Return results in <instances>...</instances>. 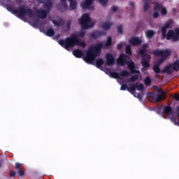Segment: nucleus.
Wrapping results in <instances>:
<instances>
[{
	"label": "nucleus",
	"mask_w": 179,
	"mask_h": 179,
	"mask_svg": "<svg viewBox=\"0 0 179 179\" xmlns=\"http://www.w3.org/2000/svg\"><path fill=\"white\" fill-rule=\"evenodd\" d=\"M58 43L59 45L65 48V50H69V48H72L75 47V45L86 48V43L85 41L80 42L77 34H72L69 37L66 38L65 40H59Z\"/></svg>",
	"instance_id": "1"
},
{
	"label": "nucleus",
	"mask_w": 179,
	"mask_h": 179,
	"mask_svg": "<svg viewBox=\"0 0 179 179\" xmlns=\"http://www.w3.org/2000/svg\"><path fill=\"white\" fill-rule=\"evenodd\" d=\"M153 55H156L157 57H161L157 61L155 62V64L152 67V70L155 73H162V70L160 69V65L171 55V52L169 50H160L157 49L152 51Z\"/></svg>",
	"instance_id": "2"
},
{
	"label": "nucleus",
	"mask_w": 179,
	"mask_h": 179,
	"mask_svg": "<svg viewBox=\"0 0 179 179\" xmlns=\"http://www.w3.org/2000/svg\"><path fill=\"white\" fill-rule=\"evenodd\" d=\"M101 48H103V43H96L95 45L92 46L87 51L86 56L83 57V60L87 64H92L93 61L101 54Z\"/></svg>",
	"instance_id": "3"
},
{
	"label": "nucleus",
	"mask_w": 179,
	"mask_h": 179,
	"mask_svg": "<svg viewBox=\"0 0 179 179\" xmlns=\"http://www.w3.org/2000/svg\"><path fill=\"white\" fill-rule=\"evenodd\" d=\"M6 8L9 12H12V13H13V15L15 16H18V17H24V16H28V17L31 19V17L34 16L33 10H31L30 8H24V6H18V9L16 10L13 8V6L7 4Z\"/></svg>",
	"instance_id": "4"
},
{
	"label": "nucleus",
	"mask_w": 179,
	"mask_h": 179,
	"mask_svg": "<svg viewBox=\"0 0 179 179\" xmlns=\"http://www.w3.org/2000/svg\"><path fill=\"white\" fill-rule=\"evenodd\" d=\"M149 48V43H144L141 48V49L138 51V55L141 57V64L143 65V68H150V59L152 57L150 55L146 53V50Z\"/></svg>",
	"instance_id": "5"
},
{
	"label": "nucleus",
	"mask_w": 179,
	"mask_h": 179,
	"mask_svg": "<svg viewBox=\"0 0 179 179\" xmlns=\"http://www.w3.org/2000/svg\"><path fill=\"white\" fill-rule=\"evenodd\" d=\"M78 22L83 30H87V29H90V27H93V25H89V23L92 22V19L87 13L83 14L81 17L78 19Z\"/></svg>",
	"instance_id": "6"
},
{
	"label": "nucleus",
	"mask_w": 179,
	"mask_h": 179,
	"mask_svg": "<svg viewBox=\"0 0 179 179\" xmlns=\"http://www.w3.org/2000/svg\"><path fill=\"white\" fill-rule=\"evenodd\" d=\"M157 92L159 94H157L153 92L150 93V96L153 99V100H155L157 103H160V101H163V100L166 99V93L163 90H162V88H159Z\"/></svg>",
	"instance_id": "7"
},
{
	"label": "nucleus",
	"mask_w": 179,
	"mask_h": 179,
	"mask_svg": "<svg viewBox=\"0 0 179 179\" xmlns=\"http://www.w3.org/2000/svg\"><path fill=\"white\" fill-rule=\"evenodd\" d=\"M94 3V0H83L80 3L83 9H89V10H94V6H92Z\"/></svg>",
	"instance_id": "8"
},
{
	"label": "nucleus",
	"mask_w": 179,
	"mask_h": 179,
	"mask_svg": "<svg viewBox=\"0 0 179 179\" xmlns=\"http://www.w3.org/2000/svg\"><path fill=\"white\" fill-rule=\"evenodd\" d=\"M143 89H145L143 84L136 83V84L133 85L129 89H128V92H129V93H131V94H134V93L136 92V90L142 91L143 90Z\"/></svg>",
	"instance_id": "9"
},
{
	"label": "nucleus",
	"mask_w": 179,
	"mask_h": 179,
	"mask_svg": "<svg viewBox=\"0 0 179 179\" xmlns=\"http://www.w3.org/2000/svg\"><path fill=\"white\" fill-rule=\"evenodd\" d=\"M129 76V73L127 70H122L120 73L115 72V71H112L110 73V76L112 78H114V79H121V77L120 76Z\"/></svg>",
	"instance_id": "10"
},
{
	"label": "nucleus",
	"mask_w": 179,
	"mask_h": 179,
	"mask_svg": "<svg viewBox=\"0 0 179 179\" xmlns=\"http://www.w3.org/2000/svg\"><path fill=\"white\" fill-rule=\"evenodd\" d=\"M171 24H173V20H169L168 22H165L164 26L161 28L162 37L164 38H166V33H167V29H170V27H171Z\"/></svg>",
	"instance_id": "11"
},
{
	"label": "nucleus",
	"mask_w": 179,
	"mask_h": 179,
	"mask_svg": "<svg viewBox=\"0 0 179 179\" xmlns=\"http://www.w3.org/2000/svg\"><path fill=\"white\" fill-rule=\"evenodd\" d=\"M106 62L105 65L107 66H113L115 64V58L111 55V53H106Z\"/></svg>",
	"instance_id": "12"
},
{
	"label": "nucleus",
	"mask_w": 179,
	"mask_h": 179,
	"mask_svg": "<svg viewBox=\"0 0 179 179\" xmlns=\"http://www.w3.org/2000/svg\"><path fill=\"white\" fill-rule=\"evenodd\" d=\"M101 36H106V31H99L95 30L90 34L91 38H99V37H101Z\"/></svg>",
	"instance_id": "13"
},
{
	"label": "nucleus",
	"mask_w": 179,
	"mask_h": 179,
	"mask_svg": "<svg viewBox=\"0 0 179 179\" xmlns=\"http://www.w3.org/2000/svg\"><path fill=\"white\" fill-rule=\"evenodd\" d=\"M129 44H130V45L136 47V45H139V44H142V39L139 38L138 37H131L129 40Z\"/></svg>",
	"instance_id": "14"
},
{
	"label": "nucleus",
	"mask_w": 179,
	"mask_h": 179,
	"mask_svg": "<svg viewBox=\"0 0 179 179\" xmlns=\"http://www.w3.org/2000/svg\"><path fill=\"white\" fill-rule=\"evenodd\" d=\"M126 58L127 56L124 54L120 55L119 59H117V65H120V66H124L125 64H127L128 62Z\"/></svg>",
	"instance_id": "15"
},
{
	"label": "nucleus",
	"mask_w": 179,
	"mask_h": 179,
	"mask_svg": "<svg viewBox=\"0 0 179 179\" xmlns=\"http://www.w3.org/2000/svg\"><path fill=\"white\" fill-rule=\"evenodd\" d=\"M36 15L39 19H47V16H48V13L45 10L38 9L36 10Z\"/></svg>",
	"instance_id": "16"
},
{
	"label": "nucleus",
	"mask_w": 179,
	"mask_h": 179,
	"mask_svg": "<svg viewBox=\"0 0 179 179\" xmlns=\"http://www.w3.org/2000/svg\"><path fill=\"white\" fill-rule=\"evenodd\" d=\"M174 72L173 69V64H169V65L166 66L163 70H162L161 73H166L167 75H171Z\"/></svg>",
	"instance_id": "17"
},
{
	"label": "nucleus",
	"mask_w": 179,
	"mask_h": 179,
	"mask_svg": "<svg viewBox=\"0 0 179 179\" xmlns=\"http://www.w3.org/2000/svg\"><path fill=\"white\" fill-rule=\"evenodd\" d=\"M166 40H171L172 41H177L176 39H175L176 35L174 31L170 29L167 34H166Z\"/></svg>",
	"instance_id": "18"
},
{
	"label": "nucleus",
	"mask_w": 179,
	"mask_h": 179,
	"mask_svg": "<svg viewBox=\"0 0 179 179\" xmlns=\"http://www.w3.org/2000/svg\"><path fill=\"white\" fill-rule=\"evenodd\" d=\"M44 8L46 9V12L50 13V11L52 9V1L51 0H46L44 3Z\"/></svg>",
	"instance_id": "19"
},
{
	"label": "nucleus",
	"mask_w": 179,
	"mask_h": 179,
	"mask_svg": "<svg viewBox=\"0 0 179 179\" xmlns=\"http://www.w3.org/2000/svg\"><path fill=\"white\" fill-rule=\"evenodd\" d=\"M127 66L129 68V69H130L131 73H137L138 71H136V70H135V63L134 62V61H129L127 62Z\"/></svg>",
	"instance_id": "20"
},
{
	"label": "nucleus",
	"mask_w": 179,
	"mask_h": 179,
	"mask_svg": "<svg viewBox=\"0 0 179 179\" xmlns=\"http://www.w3.org/2000/svg\"><path fill=\"white\" fill-rule=\"evenodd\" d=\"M164 113L166 114L167 115H171L173 114L174 110H173V108L170 106H164Z\"/></svg>",
	"instance_id": "21"
},
{
	"label": "nucleus",
	"mask_w": 179,
	"mask_h": 179,
	"mask_svg": "<svg viewBox=\"0 0 179 179\" xmlns=\"http://www.w3.org/2000/svg\"><path fill=\"white\" fill-rule=\"evenodd\" d=\"M73 55L76 58H82L83 57V52L79 49H75L73 51Z\"/></svg>",
	"instance_id": "22"
},
{
	"label": "nucleus",
	"mask_w": 179,
	"mask_h": 179,
	"mask_svg": "<svg viewBox=\"0 0 179 179\" xmlns=\"http://www.w3.org/2000/svg\"><path fill=\"white\" fill-rule=\"evenodd\" d=\"M143 11L148 12L149 10V8H150V0H143Z\"/></svg>",
	"instance_id": "23"
},
{
	"label": "nucleus",
	"mask_w": 179,
	"mask_h": 179,
	"mask_svg": "<svg viewBox=\"0 0 179 179\" xmlns=\"http://www.w3.org/2000/svg\"><path fill=\"white\" fill-rule=\"evenodd\" d=\"M62 3L61 5V12H65V10H68V4H66V0H60Z\"/></svg>",
	"instance_id": "24"
},
{
	"label": "nucleus",
	"mask_w": 179,
	"mask_h": 179,
	"mask_svg": "<svg viewBox=\"0 0 179 179\" xmlns=\"http://www.w3.org/2000/svg\"><path fill=\"white\" fill-rule=\"evenodd\" d=\"M113 26V22H103L101 25L103 30H108Z\"/></svg>",
	"instance_id": "25"
},
{
	"label": "nucleus",
	"mask_w": 179,
	"mask_h": 179,
	"mask_svg": "<svg viewBox=\"0 0 179 179\" xmlns=\"http://www.w3.org/2000/svg\"><path fill=\"white\" fill-rule=\"evenodd\" d=\"M155 34H156V32L155 31H153V30H148L145 32V36L149 40H150V38H152L153 36H155Z\"/></svg>",
	"instance_id": "26"
},
{
	"label": "nucleus",
	"mask_w": 179,
	"mask_h": 179,
	"mask_svg": "<svg viewBox=\"0 0 179 179\" xmlns=\"http://www.w3.org/2000/svg\"><path fill=\"white\" fill-rule=\"evenodd\" d=\"M95 64L96 68H101V65L104 64V60L101 58H98L96 59Z\"/></svg>",
	"instance_id": "27"
},
{
	"label": "nucleus",
	"mask_w": 179,
	"mask_h": 179,
	"mask_svg": "<svg viewBox=\"0 0 179 179\" xmlns=\"http://www.w3.org/2000/svg\"><path fill=\"white\" fill-rule=\"evenodd\" d=\"M172 68H173V71L178 72V71H179V60L178 59L176 60L173 63Z\"/></svg>",
	"instance_id": "28"
},
{
	"label": "nucleus",
	"mask_w": 179,
	"mask_h": 179,
	"mask_svg": "<svg viewBox=\"0 0 179 179\" xmlns=\"http://www.w3.org/2000/svg\"><path fill=\"white\" fill-rule=\"evenodd\" d=\"M162 8V4L158 2L154 3V10L156 12H160V10Z\"/></svg>",
	"instance_id": "29"
},
{
	"label": "nucleus",
	"mask_w": 179,
	"mask_h": 179,
	"mask_svg": "<svg viewBox=\"0 0 179 179\" xmlns=\"http://www.w3.org/2000/svg\"><path fill=\"white\" fill-rule=\"evenodd\" d=\"M55 34V31L52 28L48 29L46 31V36H48V37H53Z\"/></svg>",
	"instance_id": "30"
},
{
	"label": "nucleus",
	"mask_w": 179,
	"mask_h": 179,
	"mask_svg": "<svg viewBox=\"0 0 179 179\" xmlns=\"http://www.w3.org/2000/svg\"><path fill=\"white\" fill-rule=\"evenodd\" d=\"M138 78H139V75H138V74L131 76V78H129L128 79V83L136 82V80H138Z\"/></svg>",
	"instance_id": "31"
},
{
	"label": "nucleus",
	"mask_w": 179,
	"mask_h": 179,
	"mask_svg": "<svg viewBox=\"0 0 179 179\" xmlns=\"http://www.w3.org/2000/svg\"><path fill=\"white\" fill-rule=\"evenodd\" d=\"M112 44H113V38H111V36H108L105 43V47H110Z\"/></svg>",
	"instance_id": "32"
},
{
	"label": "nucleus",
	"mask_w": 179,
	"mask_h": 179,
	"mask_svg": "<svg viewBox=\"0 0 179 179\" xmlns=\"http://www.w3.org/2000/svg\"><path fill=\"white\" fill-rule=\"evenodd\" d=\"M144 83L146 86H150V85H152V79H150V77H146Z\"/></svg>",
	"instance_id": "33"
},
{
	"label": "nucleus",
	"mask_w": 179,
	"mask_h": 179,
	"mask_svg": "<svg viewBox=\"0 0 179 179\" xmlns=\"http://www.w3.org/2000/svg\"><path fill=\"white\" fill-rule=\"evenodd\" d=\"M125 53L127 54V55H132V50H131V45H127L126 46Z\"/></svg>",
	"instance_id": "34"
},
{
	"label": "nucleus",
	"mask_w": 179,
	"mask_h": 179,
	"mask_svg": "<svg viewBox=\"0 0 179 179\" xmlns=\"http://www.w3.org/2000/svg\"><path fill=\"white\" fill-rule=\"evenodd\" d=\"M117 31L119 34H122V32H123L122 24L117 26Z\"/></svg>",
	"instance_id": "35"
},
{
	"label": "nucleus",
	"mask_w": 179,
	"mask_h": 179,
	"mask_svg": "<svg viewBox=\"0 0 179 179\" xmlns=\"http://www.w3.org/2000/svg\"><path fill=\"white\" fill-rule=\"evenodd\" d=\"M98 1L102 6H106L108 3V0H98Z\"/></svg>",
	"instance_id": "36"
},
{
	"label": "nucleus",
	"mask_w": 179,
	"mask_h": 179,
	"mask_svg": "<svg viewBox=\"0 0 179 179\" xmlns=\"http://www.w3.org/2000/svg\"><path fill=\"white\" fill-rule=\"evenodd\" d=\"M161 15L162 16H166L167 15V9L165 7L161 9Z\"/></svg>",
	"instance_id": "37"
},
{
	"label": "nucleus",
	"mask_w": 179,
	"mask_h": 179,
	"mask_svg": "<svg viewBox=\"0 0 179 179\" xmlns=\"http://www.w3.org/2000/svg\"><path fill=\"white\" fill-rule=\"evenodd\" d=\"M9 177H11V178H16V172L15 171H12V170H10V171H9Z\"/></svg>",
	"instance_id": "38"
},
{
	"label": "nucleus",
	"mask_w": 179,
	"mask_h": 179,
	"mask_svg": "<svg viewBox=\"0 0 179 179\" xmlns=\"http://www.w3.org/2000/svg\"><path fill=\"white\" fill-rule=\"evenodd\" d=\"M86 35V32L81 31L80 32L78 33V38H79V37H85V36Z\"/></svg>",
	"instance_id": "39"
},
{
	"label": "nucleus",
	"mask_w": 179,
	"mask_h": 179,
	"mask_svg": "<svg viewBox=\"0 0 179 179\" xmlns=\"http://www.w3.org/2000/svg\"><path fill=\"white\" fill-rule=\"evenodd\" d=\"M17 173L18 174V176H20V177H23V176H24V171L19 169L18 171H17Z\"/></svg>",
	"instance_id": "40"
},
{
	"label": "nucleus",
	"mask_w": 179,
	"mask_h": 179,
	"mask_svg": "<svg viewBox=\"0 0 179 179\" xmlns=\"http://www.w3.org/2000/svg\"><path fill=\"white\" fill-rule=\"evenodd\" d=\"M159 16H160L159 11H155L152 14V17H154V19H157V17H159Z\"/></svg>",
	"instance_id": "41"
},
{
	"label": "nucleus",
	"mask_w": 179,
	"mask_h": 179,
	"mask_svg": "<svg viewBox=\"0 0 179 179\" xmlns=\"http://www.w3.org/2000/svg\"><path fill=\"white\" fill-rule=\"evenodd\" d=\"M175 40H176L177 41H178V39H179V29H177L176 31H175Z\"/></svg>",
	"instance_id": "42"
},
{
	"label": "nucleus",
	"mask_w": 179,
	"mask_h": 179,
	"mask_svg": "<svg viewBox=\"0 0 179 179\" xmlns=\"http://www.w3.org/2000/svg\"><path fill=\"white\" fill-rule=\"evenodd\" d=\"M128 85H127V84H123L122 85L121 87H120V90H128Z\"/></svg>",
	"instance_id": "43"
},
{
	"label": "nucleus",
	"mask_w": 179,
	"mask_h": 179,
	"mask_svg": "<svg viewBox=\"0 0 179 179\" xmlns=\"http://www.w3.org/2000/svg\"><path fill=\"white\" fill-rule=\"evenodd\" d=\"M52 23L53 24H55V27H59L60 24L59 22H58V21L53 20H52Z\"/></svg>",
	"instance_id": "44"
},
{
	"label": "nucleus",
	"mask_w": 179,
	"mask_h": 179,
	"mask_svg": "<svg viewBox=\"0 0 179 179\" xmlns=\"http://www.w3.org/2000/svg\"><path fill=\"white\" fill-rule=\"evenodd\" d=\"M111 10L112 12H117V10H118V7L117 6H112Z\"/></svg>",
	"instance_id": "45"
},
{
	"label": "nucleus",
	"mask_w": 179,
	"mask_h": 179,
	"mask_svg": "<svg viewBox=\"0 0 179 179\" xmlns=\"http://www.w3.org/2000/svg\"><path fill=\"white\" fill-rule=\"evenodd\" d=\"M20 166H22V165L20 164V163H18V162H16V163H15V168L17 169V171L18 170H21V169H20Z\"/></svg>",
	"instance_id": "46"
},
{
	"label": "nucleus",
	"mask_w": 179,
	"mask_h": 179,
	"mask_svg": "<svg viewBox=\"0 0 179 179\" xmlns=\"http://www.w3.org/2000/svg\"><path fill=\"white\" fill-rule=\"evenodd\" d=\"M71 21H67V23H66V27L68 29V30H69L71 29Z\"/></svg>",
	"instance_id": "47"
},
{
	"label": "nucleus",
	"mask_w": 179,
	"mask_h": 179,
	"mask_svg": "<svg viewBox=\"0 0 179 179\" xmlns=\"http://www.w3.org/2000/svg\"><path fill=\"white\" fill-rule=\"evenodd\" d=\"M173 99H175V100H177L178 101H179V94H176L173 96Z\"/></svg>",
	"instance_id": "48"
},
{
	"label": "nucleus",
	"mask_w": 179,
	"mask_h": 179,
	"mask_svg": "<svg viewBox=\"0 0 179 179\" xmlns=\"http://www.w3.org/2000/svg\"><path fill=\"white\" fill-rule=\"evenodd\" d=\"M117 50H122V44L121 43H118L117 45Z\"/></svg>",
	"instance_id": "49"
},
{
	"label": "nucleus",
	"mask_w": 179,
	"mask_h": 179,
	"mask_svg": "<svg viewBox=\"0 0 179 179\" xmlns=\"http://www.w3.org/2000/svg\"><path fill=\"white\" fill-rule=\"evenodd\" d=\"M129 5H130V6H135V2H134V1H130L129 2Z\"/></svg>",
	"instance_id": "50"
},
{
	"label": "nucleus",
	"mask_w": 179,
	"mask_h": 179,
	"mask_svg": "<svg viewBox=\"0 0 179 179\" xmlns=\"http://www.w3.org/2000/svg\"><path fill=\"white\" fill-rule=\"evenodd\" d=\"M16 2L17 5H20V3H22V0H16Z\"/></svg>",
	"instance_id": "51"
},
{
	"label": "nucleus",
	"mask_w": 179,
	"mask_h": 179,
	"mask_svg": "<svg viewBox=\"0 0 179 179\" xmlns=\"http://www.w3.org/2000/svg\"><path fill=\"white\" fill-rule=\"evenodd\" d=\"M36 1V2H38V3H43L42 0H35Z\"/></svg>",
	"instance_id": "52"
},
{
	"label": "nucleus",
	"mask_w": 179,
	"mask_h": 179,
	"mask_svg": "<svg viewBox=\"0 0 179 179\" xmlns=\"http://www.w3.org/2000/svg\"><path fill=\"white\" fill-rule=\"evenodd\" d=\"M175 125H178V123H177V122L175 121Z\"/></svg>",
	"instance_id": "53"
},
{
	"label": "nucleus",
	"mask_w": 179,
	"mask_h": 179,
	"mask_svg": "<svg viewBox=\"0 0 179 179\" xmlns=\"http://www.w3.org/2000/svg\"><path fill=\"white\" fill-rule=\"evenodd\" d=\"M0 167H1V162H0Z\"/></svg>",
	"instance_id": "54"
}]
</instances>
